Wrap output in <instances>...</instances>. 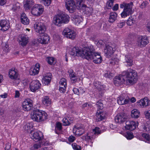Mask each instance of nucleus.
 <instances>
[{"mask_svg":"<svg viewBox=\"0 0 150 150\" xmlns=\"http://www.w3.org/2000/svg\"><path fill=\"white\" fill-rule=\"evenodd\" d=\"M10 147L11 145L10 143H8L6 144L5 148V150H9Z\"/></svg>","mask_w":150,"mask_h":150,"instance_id":"63","label":"nucleus"},{"mask_svg":"<svg viewBox=\"0 0 150 150\" xmlns=\"http://www.w3.org/2000/svg\"><path fill=\"white\" fill-rule=\"evenodd\" d=\"M30 137L34 140H40L43 138V135L40 131L31 130L30 135Z\"/></svg>","mask_w":150,"mask_h":150,"instance_id":"13","label":"nucleus"},{"mask_svg":"<svg viewBox=\"0 0 150 150\" xmlns=\"http://www.w3.org/2000/svg\"><path fill=\"white\" fill-rule=\"evenodd\" d=\"M72 20L74 24L78 25L82 22L83 19L82 17L78 15H74L72 17Z\"/></svg>","mask_w":150,"mask_h":150,"instance_id":"30","label":"nucleus"},{"mask_svg":"<svg viewBox=\"0 0 150 150\" xmlns=\"http://www.w3.org/2000/svg\"><path fill=\"white\" fill-rule=\"evenodd\" d=\"M142 136L147 141H150V136L149 134L144 133L142 134Z\"/></svg>","mask_w":150,"mask_h":150,"instance_id":"50","label":"nucleus"},{"mask_svg":"<svg viewBox=\"0 0 150 150\" xmlns=\"http://www.w3.org/2000/svg\"><path fill=\"white\" fill-rule=\"evenodd\" d=\"M73 91L75 94L78 95L79 94V90L77 88H74Z\"/></svg>","mask_w":150,"mask_h":150,"instance_id":"61","label":"nucleus"},{"mask_svg":"<svg viewBox=\"0 0 150 150\" xmlns=\"http://www.w3.org/2000/svg\"><path fill=\"white\" fill-rule=\"evenodd\" d=\"M52 78V74L50 73H48L43 76L42 82L45 85L47 84L51 81Z\"/></svg>","mask_w":150,"mask_h":150,"instance_id":"28","label":"nucleus"},{"mask_svg":"<svg viewBox=\"0 0 150 150\" xmlns=\"http://www.w3.org/2000/svg\"><path fill=\"white\" fill-rule=\"evenodd\" d=\"M34 28L35 31L39 33L43 34L46 30V27L44 24L40 21L36 22L34 24Z\"/></svg>","mask_w":150,"mask_h":150,"instance_id":"8","label":"nucleus"},{"mask_svg":"<svg viewBox=\"0 0 150 150\" xmlns=\"http://www.w3.org/2000/svg\"><path fill=\"white\" fill-rule=\"evenodd\" d=\"M96 118L97 121H100L104 119L105 117L104 113L100 111L97 112L96 114Z\"/></svg>","mask_w":150,"mask_h":150,"instance_id":"37","label":"nucleus"},{"mask_svg":"<svg viewBox=\"0 0 150 150\" xmlns=\"http://www.w3.org/2000/svg\"><path fill=\"white\" fill-rule=\"evenodd\" d=\"M62 34L65 37L71 39H74L76 36L74 31L68 28H66L64 30Z\"/></svg>","mask_w":150,"mask_h":150,"instance_id":"11","label":"nucleus"},{"mask_svg":"<svg viewBox=\"0 0 150 150\" xmlns=\"http://www.w3.org/2000/svg\"><path fill=\"white\" fill-rule=\"evenodd\" d=\"M42 102L43 105L47 106L50 105L52 102L51 99L47 96H43L42 98Z\"/></svg>","mask_w":150,"mask_h":150,"instance_id":"29","label":"nucleus"},{"mask_svg":"<svg viewBox=\"0 0 150 150\" xmlns=\"http://www.w3.org/2000/svg\"><path fill=\"white\" fill-rule=\"evenodd\" d=\"M125 25V23L124 22H120L117 24V26L120 28H122Z\"/></svg>","mask_w":150,"mask_h":150,"instance_id":"57","label":"nucleus"},{"mask_svg":"<svg viewBox=\"0 0 150 150\" xmlns=\"http://www.w3.org/2000/svg\"><path fill=\"white\" fill-rule=\"evenodd\" d=\"M127 118V117L124 114H119L115 117V122L119 124H121L125 122Z\"/></svg>","mask_w":150,"mask_h":150,"instance_id":"20","label":"nucleus"},{"mask_svg":"<svg viewBox=\"0 0 150 150\" xmlns=\"http://www.w3.org/2000/svg\"><path fill=\"white\" fill-rule=\"evenodd\" d=\"M85 130L86 128L83 125H77L74 127L73 132L76 135L80 136L85 132Z\"/></svg>","mask_w":150,"mask_h":150,"instance_id":"12","label":"nucleus"},{"mask_svg":"<svg viewBox=\"0 0 150 150\" xmlns=\"http://www.w3.org/2000/svg\"><path fill=\"white\" fill-rule=\"evenodd\" d=\"M122 75L125 79L127 85L132 84L135 83L137 79V73L135 70L131 69L123 71Z\"/></svg>","mask_w":150,"mask_h":150,"instance_id":"2","label":"nucleus"},{"mask_svg":"<svg viewBox=\"0 0 150 150\" xmlns=\"http://www.w3.org/2000/svg\"><path fill=\"white\" fill-rule=\"evenodd\" d=\"M101 133V131L98 127H96L91 131L88 132L87 134L82 137V139L86 141H90L91 143H93L92 140L95 139L97 135Z\"/></svg>","mask_w":150,"mask_h":150,"instance_id":"5","label":"nucleus"},{"mask_svg":"<svg viewBox=\"0 0 150 150\" xmlns=\"http://www.w3.org/2000/svg\"><path fill=\"white\" fill-rule=\"evenodd\" d=\"M49 40V36L45 32L42 34H39V37L38 39V41L42 44H46L48 43Z\"/></svg>","mask_w":150,"mask_h":150,"instance_id":"17","label":"nucleus"},{"mask_svg":"<svg viewBox=\"0 0 150 150\" xmlns=\"http://www.w3.org/2000/svg\"><path fill=\"white\" fill-rule=\"evenodd\" d=\"M28 37L27 35H22L19 39V44L22 46H25L28 42Z\"/></svg>","mask_w":150,"mask_h":150,"instance_id":"26","label":"nucleus"},{"mask_svg":"<svg viewBox=\"0 0 150 150\" xmlns=\"http://www.w3.org/2000/svg\"><path fill=\"white\" fill-rule=\"evenodd\" d=\"M117 14L115 12H111L110 14L108 21L110 23L114 22L117 19Z\"/></svg>","mask_w":150,"mask_h":150,"instance_id":"33","label":"nucleus"},{"mask_svg":"<svg viewBox=\"0 0 150 150\" xmlns=\"http://www.w3.org/2000/svg\"><path fill=\"white\" fill-rule=\"evenodd\" d=\"M67 86H59V91L61 93H64L66 91V88Z\"/></svg>","mask_w":150,"mask_h":150,"instance_id":"55","label":"nucleus"},{"mask_svg":"<svg viewBox=\"0 0 150 150\" xmlns=\"http://www.w3.org/2000/svg\"><path fill=\"white\" fill-rule=\"evenodd\" d=\"M33 123L31 122L27 123L23 127L24 130L27 132H28L33 127Z\"/></svg>","mask_w":150,"mask_h":150,"instance_id":"38","label":"nucleus"},{"mask_svg":"<svg viewBox=\"0 0 150 150\" xmlns=\"http://www.w3.org/2000/svg\"><path fill=\"white\" fill-rule=\"evenodd\" d=\"M94 48L92 45L86 47L82 49L78 47H74L72 49L70 54L72 55L79 56L88 60H93L96 64H100L102 61L100 54L98 52H94Z\"/></svg>","mask_w":150,"mask_h":150,"instance_id":"1","label":"nucleus"},{"mask_svg":"<svg viewBox=\"0 0 150 150\" xmlns=\"http://www.w3.org/2000/svg\"><path fill=\"white\" fill-rule=\"evenodd\" d=\"M72 146L73 148L75 150H80L81 149V146L75 143L72 144Z\"/></svg>","mask_w":150,"mask_h":150,"instance_id":"51","label":"nucleus"},{"mask_svg":"<svg viewBox=\"0 0 150 150\" xmlns=\"http://www.w3.org/2000/svg\"><path fill=\"white\" fill-rule=\"evenodd\" d=\"M138 105L141 107H146L150 105V100L147 97H145L138 101Z\"/></svg>","mask_w":150,"mask_h":150,"instance_id":"25","label":"nucleus"},{"mask_svg":"<svg viewBox=\"0 0 150 150\" xmlns=\"http://www.w3.org/2000/svg\"><path fill=\"white\" fill-rule=\"evenodd\" d=\"M69 118L65 117L62 119L63 125L64 126H67L70 124V122L69 121Z\"/></svg>","mask_w":150,"mask_h":150,"instance_id":"45","label":"nucleus"},{"mask_svg":"<svg viewBox=\"0 0 150 150\" xmlns=\"http://www.w3.org/2000/svg\"><path fill=\"white\" fill-rule=\"evenodd\" d=\"M101 83L99 81H96L93 83V85L95 88L99 90H101L103 89V86Z\"/></svg>","mask_w":150,"mask_h":150,"instance_id":"41","label":"nucleus"},{"mask_svg":"<svg viewBox=\"0 0 150 150\" xmlns=\"http://www.w3.org/2000/svg\"><path fill=\"white\" fill-rule=\"evenodd\" d=\"M96 105L98 109L101 110L103 108V104L101 101H99L98 102Z\"/></svg>","mask_w":150,"mask_h":150,"instance_id":"52","label":"nucleus"},{"mask_svg":"<svg viewBox=\"0 0 150 150\" xmlns=\"http://www.w3.org/2000/svg\"><path fill=\"white\" fill-rule=\"evenodd\" d=\"M149 43L148 37L146 36H141L138 40V45L141 47L145 46Z\"/></svg>","mask_w":150,"mask_h":150,"instance_id":"18","label":"nucleus"},{"mask_svg":"<svg viewBox=\"0 0 150 150\" xmlns=\"http://www.w3.org/2000/svg\"><path fill=\"white\" fill-rule=\"evenodd\" d=\"M148 3L146 1H144L140 7L142 8H145L148 4Z\"/></svg>","mask_w":150,"mask_h":150,"instance_id":"60","label":"nucleus"},{"mask_svg":"<svg viewBox=\"0 0 150 150\" xmlns=\"http://www.w3.org/2000/svg\"><path fill=\"white\" fill-rule=\"evenodd\" d=\"M133 3L131 2L127 4L123 3L120 4V7L121 8H124L123 11L121 13V16L122 18L126 17L130 14L132 13V8Z\"/></svg>","mask_w":150,"mask_h":150,"instance_id":"6","label":"nucleus"},{"mask_svg":"<svg viewBox=\"0 0 150 150\" xmlns=\"http://www.w3.org/2000/svg\"><path fill=\"white\" fill-rule=\"evenodd\" d=\"M144 114L146 118L150 119V110L145 111Z\"/></svg>","mask_w":150,"mask_h":150,"instance_id":"53","label":"nucleus"},{"mask_svg":"<svg viewBox=\"0 0 150 150\" xmlns=\"http://www.w3.org/2000/svg\"><path fill=\"white\" fill-rule=\"evenodd\" d=\"M125 79L122 75V73L118 76H116L114 79V84L116 86H119L122 83L126 84Z\"/></svg>","mask_w":150,"mask_h":150,"instance_id":"19","label":"nucleus"},{"mask_svg":"<svg viewBox=\"0 0 150 150\" xmlns=\"http://www.w3.org/2000/svg\"><path fill=\"white\" fill-rule=\"evenodd\" d=\"M18 75L17 70L15 68H12L9 71V76L11 79H16L18 78Z\"/></svg>","mask_w":150,"mask_h":150,"instance_id":"23","label":"nucleus"},{"mask_svg":"<svg viewBox=\"0 0 150 150\" xmlns=\"http://www.w3.org/2000/svg\"><path fill=\"white\" fill-rule=\"evenodd\" d=\"M44 11V8L42 5L37 4L35 5L31 9V13L35 16H39Z\"/></svg>","mask_w":150,"mask_h":150,"instance_id":"9","label":"nucleus"},{"mask_svg":"<svg viewBox=\"0 0 150 150\" xmlns=\"http://www.w3.org/2000/svg\"><path fill=\"white\" fill-rule=\"evenodd\" d=\"M15 98L19 97L20 95L19 92L18 91L16 90L15 91Z\"/></svg>","mask_w":150,"mask_h":150,"instance_id":"62","label":"nucleus"},{"mask_svg":"<svg viewBox=\"0 0 150 150\" xmlns=\"http://www.w3.org/2000/svg\"><path fill=\"white\" fill-rule=\"evenodd\" d=\"M114 76V74L110 72V71H106L104 74V76L108 78H110Z\"/></svg>","mask_w":150,"mask_h":150,"instance_id":"47","label":"nucleus"},{"mask_svg":"<svg viewBox=\"0 0 150 150\" xmlns=\"http://www.w3.org/2000/svg\"><path fill=\"white\" fill-rule=\"evenodd\" d=\"M39 142L34 144L33 145L34 148L35 149H37L41 147L42 145H45L44 142L41 140H39Z\"/></svg>","mask_w":150,"mask_h":150,"instance_id":"40","label":"nucleus"},{"mask_svg":"<svg viewBox=\"0 0 150 150\" xmlns=\"http://www.w3.org/2000/svg\"><path fill=\"white\" fill-rule=\"evenodd\" d=\"M143 128L144 132H150V120L144 126Z\"/></svg>","mask_w":150,"mask_h":150,"instance_id":"42","label":"nucleus"},{"mask_svg":"<svg viewBox=\"0 0 150 150\" xmlns=\"http://www.w3.org/2000/svg\"><path fill=\"white\" fill-rule=\"evenodd\" d=\"M118 62V59L116 58H114L110 62V64L112 65H114L117 64Z\"/></svg>","mask_w":150,"mask_h":150,"instance_id":"54","label":"nucleus"},{"mask_svg":"<svg viewBox=\"0 0 150 150\" xmlns=\"http://www.w3.org/2000/svg\"><path fill=\"white\" fill-rule=\"evenodd\" d=\"M137 124V123H136L133 121H128L126 122L125 128L127 130H133L136 128Z\"/></svg>","mask_w":150,"mask_h":150,"instance_id":"22","label":"nucleus"},{"mask_svg":"<svg viewBox=\"0 0 150 150\" xmlns=\"http://www.w3.org/2000/svg\"><path fill=\"white\" fill-rule=\"evenodd\" d=\"M136 18L135 17L131 16L129 17L127 21V24L129 26H132L135 23Z\"/></svg>","mask_w":150,"mask_h":150,"instance_id":"36","label":"nucleus"},{"mask_svg":"<svg viewBox=\"0 0 150 150\" xmlns=\"http://www.w3.org/2000/svg\"><path fill=\"white\" fill-rule=\"evenodd\" d=\"M129 99L128 97H126L123 95L120 96L117 99L118 104L120 105H124L128 103Z\"/></svg>","mask_w":150,"mask_h":150,"instance_id":"27","label":"nucleus"},{"mask_svg":"<svg viewBox=\"0 0 150 150\" xmlns=\"http://www.w3.org/2000/svg\"><path fill=\"white\" fill-rule=\"evenodd\" d=\"M115 0H108L106 3V6L108 8H111L113 5L114 1Z\"/></svg>","mask_w":150,"mask_h":150,"instance_id":"49","label":"nucleus"},{"mask_svg":"<svg viewBox=\"0 0 150 150\" xmlns=\"http://www.w3.org/2000/svg\"><path fill=\"white\" fill-rule=\"evenodd\" d=\"M40 86L41 84L38 80H33L30 84V90L31 92H35L40 88Z\"/></svg>","mask_w":150,"mask_h":150,"instance_id":"15","label":"nucleus"},{"mask_svg":"<svg viewBox=\"0 0 150 150\" xmlns=\"http://www.w3.org/2000/svg\"><path fill=\"white\" fill-rule=\"evenodd\" d=\"M119 5L118 4H116L112 8V10L114 11H117L118 9Z\"/></svg>","mask_w":150,"mask_h":150,"instance_id":"64","label":"nucleus"},{"mask_svg":"<svg viewBox=\"0 0 150 150\" xmlns=\"http://www.w3.org/2000/svg\"><path fill=\"white\" fill-rule=\"evenodd\" d=\"M131 116L132 118H137L140 116V113L137 109H134L131 112Z\"/></svg>","mask_w":150,"mask_h":150,"instance_id":"34","label":"nucleus"},{"mask_svg":"<svg viewBox=\"0 0 150 150\" xmlns=\"http://www.w3.org/2000/svg\"><path fill=\"white\" fill-rule=\"evenodd\" d=\"M125 63L127 66H130L132 65V57L129 54L125 56Z\"/></svg>","mask_w":150,"mask_h":150,"instance_id":"32","label":"nucleus"},{"mask_svg":"<svg viewBox=\"0 0 150 150\" xmlns=\"http://www.w3.org/2000/svg\"><path fill=\"white\" fill-rule=\"evenodd\" d=\"M124 136L127 139L130 140L133 138L132 133L130 132H127L124 133Z\"/></svg>","mask_w":150,"mask_h":150,"instance_id":"43","label":"nucleus"},{"mask_svg":"<svg viewBox=\"0 0 150 150\" xmlns=\"http://www.w3.org/2000/svg\"><path fill=\"white\" fill-rule=\"evenodd\" d=\"M75 139V137L71 135L68 138L69 141L71 142H73Z\"/></svg>","mask_w":150,"mask_h":150,"instance_id":"58","label":"nucleus"},{"mask_svg":"<svg viewBox=\"0 0 150 150\" xmlns=\"http://www.w3.org/2000/svg\"><path fill=\"white\" fill-rule=\"evenodd\" d=\"M62 124L60 122H57L56 123V128L58 130H60L62 129Z\"/></svg>","mask_w":150,"mask_h":150,"instance_id":"56","label":"nucleus"},{"mask_svg":"<svg viewBox=\"0 0 150 150\" xmlns=\"http://www.w3.org/2000/svg\"><path fill=\"white\" fill-rule=\"evenodd\" d=\"M33 0H25L24 7L25 9H29L31 5L33 4Z\"/></svg>","mask_w":150,"mask_h":150,"instance_id":"35","label":"nucleus"},{"mask_svg":"<svg viewBox=\"0 0 150 150\" xmlns=\"http://www.w3.org/2000/svg\"><path fill=\"white\" fill-rule=\"evenodd\" d=\"M115 46V45L110 44L107 45L104 50V52L105 56L108 58L111 57L112 56L115 51L114 50Z\"/></svg>","mask_w":150,"mask_h":150,"instance_id":"10","label":"nucleus"},{"mask_svg":"<svg viewBox=\"0 0 150 150\" xmlns=\"http://www.w3.org/2000/svg\"><path fill=\"white\" fill-rule=\"evenodd\" d=\"M9 22L5 20L0 21V30L4 31L7 30L10 28Z\"/></svg>","mask_w":150,"mask_h":150,"instance_id":"21","label":"nucleus"},{"mask_svg":"<svg viewBox=\"0 0 150 150\" xmlns=\"http://www.w3.org/2000/svg\"><path fill=\"white\" fill-rule=\"evenodd\" d=\"M53 0H42L43 4L45 6H48L51 4Z\"/></svg>","mask_w":150,"mask_h":150,"instance_id":"48","label":"nucleus"},{"mask_svg":"<svg viewBox=\"0 0 150 150\" xmlns=\"http://www.w3.org/2000/svg\"><path fill=\"white\" fill-rule=\"evenodd\" d=\"M60 86H67V80L65 78H62L61 79L59 82Z\"/></svg>","mask_w":150,"mask_h":150,"instance_id":"46","label":"nucleus"},{"mask_svg":"<svg viewBox=\"0 0 150 150\" xmlns=\"http://www.w3.org/2000/svg\"><path fill=\"white\" fill-rule=\"evenodd\" d=\"M66 7L69 12L71 13L74 12L76 8V6L73 0H67Z\"/></svg>","mask_w":150,"mask_h":150,"instance_id":"16","label":"nucleus"},{"mask_svg":"<svg viewBox=\"0 0 150 150\" xmlns=\"http://www.w3.org/2000/svg\"><path fill=\"white\" fill-rule=\"evenodd\" d=\"M46 61L50 65H52L54 63H55V59L53 57H48L46 59Z\"/></svg>","mask_w":150,"mask_h":150,"instance_id":"44","label":"nucleus"},{"mask_svg":"<svg viewBox=\"0 0 150 150\" xmlns=\"http://www.w3.org/2000/svg\"><path fill=\"white\" fill-rule=\"evenodd\" d=\"M69 21V17L67 15L61 14L54 16L53 18V23L55 25L61 26L62 24L68 23Z\"/></svg>","mask_w":150,"mask_h":150,"instance_id":"4","label":"nucleus"},{"mask_svg":"<svg viewBox=\"0 0 150 150\" xmlns=\"http://www.w3.org/2000/svg\"><path fill=\"white\" fill-rule=\"evenodd\" d=\"M21 20L22 23L25 25L29 24V20L28 18L25 14L23 13L21 15Z\"/></svg>","mask_w":150,"mask_h":150,"instance_id":"31","label":"nucleus"},{"mask_svg":"<svg viewBox=\"0 0 150 150\" xmlns=\"http://www.w3.org/2000/svg\"><path fill=\"white\" fill-rule=\"evenodd\" d=\"M20 4L19 3L16 2L15 3L11 6V10L13 11L17 12L20 9Z\"/></svg>","mask_w":150,"mask_h":150,"instance_id":"39","label":"nucleus"},{"mask_svg":"<svg viewBox=\"0 0 150 150\" xmlns=\"http://www.w3.org/2000/svg\"><path fill=\"white\" fill-rule=\"evenodd\" d=\"M33 107L32 100L29 98L26 99L22 103V108L25 111L30 110L32 109Z\"/></svg>","mask_w":150,"mask_h":150,"instance_id":"14","label":"nucleus"},{"mask_svg":"<svg viewBox=\"0 0 150 150\" xmlns=\"http://www.w3.org/2000/svg\"><path fill=\"white\" fill-rule=\"evenodd\" d=\"M40 68L39 63L36 64L35 66L31 67L30 70L29 74L31 75H35L38 74Z\"/></svg>","mask_w":150,"mask_h":150,"instance_id":"24","label":"nucleus"},{"mask_svg":"<svg viewBox=\"0 0 150 150\" xmlns=\"http://www.w3.org/2000/svg\"><path fill=\"white\" fill-rule=\"evenodd\" d=\"M76 5L80 9H82L85 13L88 15H90L93 11V9L91 7H86L84 4L85 0H76Z\"/></svg>","mask_w":150,"mask_h":150,"instance_id":"7","label":"nucleus"},{"mask_svg":"<svg viewBox=\"0 0 150 150\" xmlns=\"http://www.w3.org/2000/svg\"><path fill=\"white\" fill-rule=\"evenodd\" d=\"M47 117V115L45 111L41 110H35L31 113V119L34 121L40 122L46 120Z\"/></svg>","mask_w":150,"mask_h":150,"instance_id":"3","label":"nucleus"},{"mask_svg":"<svg viewBox=\"0 0 150 150\" xmlns=\"http://www.w3.org/2000/svg\"><path fill=\"white\" fill-rule=\"evenodd\" d=\"M146 28L147 31L150 33V21L147 22L146 25Z\"/></svg>","mask_w":150,"mask_h":150,"instance_id":"59","label":"nucleus"}]
</instances>
